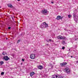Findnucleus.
Here are the masks:
<instances>
[{"instance_id":"obj_25","label":"nucleus","mask_w":78,"mask_h":78,"mask_svg":"<svg viewBox=\"0 0 78 78\" xmlns=\"http://www.w3.org/2000/svg\"><path fill=\"white\" fill-rule=\"evenodd\" d=\"M8 29H9V30H10V29H11V27H9L8 28Z\"/></svg>"},{"instance_id":"obj_15","label":"nucleus","mask_w":78,"mask_h":78,"mask_svg":"<svg viewBox=\"0 0 78 78\" xmlns=\"http://www.w3.org/2000/svg\"><path fill=\"white\" fill-rule=\"evenodd\" d=\"M66 39V37H62V39Z\"/></svg>"},{"instance_id":"obj_26","label":"nucleus","mask_w":78,"mask_h":78,"mask_svg":"<svg viewBox=\"0 0 78 78\" xmlns=\"http://www.w3.org/2000/svg\"><path fill=\"white\" fill-rule=\"evenodd\" d=\"M22 61H25V60L23 59H22Z\"/></svg>"},{"instance_id":"obj_16","label":"nucleus","mask_w":78,"mask_h":78,"mask_svg":"<svg viewBox=\"0 0 78 78\" xmlns=\"http://www.w3.org/2000/svg\"><path fill=\"white\" fill-rule=\"evenodd\" d=\"M68 18H70L72 17V15H68Z\"/></svg>"},{"instance_id":"obj_9","label":"nucleus","mask_w":78,"mask_h":78,"mask_svg":"<svg viewBox=\"0 0 78 78\" xmlns=\"http://www.w3.org/2000/svg\"><path fill=\"white\" fill-rule=\"evenodd\" d=\"M38 68L39 69L41 70V69H43V66H42L41 65H40L39 66H38Z\"/></svg>"},{"instance_id":"obj_32","label":"nucleus","mask_w":78,"mask_h":78,"mask_svg":"<svg viewBox=\"0 0 78 78\" xmlns=\"http://www.w3.org/2000/svg\"><path fill=\"white\" fill-rule=\"evenodd\" d=\"M1 8V7H0V8Z\"/></svg>"},{"instance_id":"obj_19","label":"nucleus","mask_w":78,"mask_h":78,"mask_svg":"<svg viewBox=\"0 0 78 78\" xmlns=\"http://www.w3.org/2000/svg\"><path fill=\"white\" fill-rule=\"evenodd\" d=\"M4 75V72H2L1 73V75Z\"/></svg>"},{"instance_id":"obj_8","label":"nucleus","mask_w":78,"mask_h":78,"mask_svg":"<svg viewBox=\"0 0 78 78\" xmlns=\"http://www.w3.org/2000/svg\"><path fill=\"white\" fill-rule=\"evenodd\" d=\"M62 19V17L61 16H58L56 18L57 20H60V19L61 20Z\"/></svg>"},{"instance_id":"obj_34","label":"nucleus","mask_w":78,"mask_h":78,"mask_svg":"<svg viewBox=\"0 0 78 78\" xmlns=\"http://www.w3.org/2000/svg\"><path fill=\"white\" fill-rule=\"evenodd\" d=\"M21 64H22L21 63Z\"/></svg>"},{"instance_id":"obj_10","label":"nucleus","mask_w":78,"mask_h":78,"mask_svg":"<svg viewBox=\"0 0 78 78\" xmlns=\"http://www.w3.org/2000/svg\"><path fill=\"white\" fill-rule=\"evenodd\" d=\"M57 39H62V37L61 35H59L58 36H57Z\"/></svg>"},{"instance_id":"obj_12","label":"nucleus","mask_w":78,"mask_h":78,"mask_svg":"<svg viewBox=\"0 0 78 78\" xmlns=\"http://www.w3.org/2000/svg\"><path fill=\"white\" fill-rule=\"evenodd\" d=\"M34 72H31L30 73V76H33V75H34Z\"/></svg>"},{"instance_id":"obj_29","label":"nucleus","mask_w":78,"mask_h":78,"mask_svg":"<svg viewBox=\"0 0 78 78\" xmlns=\"http://www.w3.org/2000/svg\"><path fill=\"white\" fill-rule=\"evenodd\" d=\"M20 0H17L18 1H20Z\"/></svg>"},{"instance_id":"obj_17","label":"nucleus","mask_w":78,"mask_h":78,"mask_svg":"<svg viewBox=\"0 0 78 78\" xmlns=\"http://www.w3.org/2000/svg\"><path fill=\"white\" fill-rule=\"evenodd\" d=\"M6 52H4L2 53V54L3 55H6Z\"/></svg>"},{"instance_id":"obj_30","label":"nucleus","mask_w":78,"mask_h":78,"mask_svg":"<svg viewBox=\"0 0 78 78\" xmlns=\"http://www.w3.org/2000/svg\"><path fill=\"white\" fill-rule=\"evenodd\" d=\"M6 40L8 39V38H6Z\"/></svg>"},{"instance_id":"obj_6","label":"nucleus","mask_w":78,"mask_h":78,"mask_svg":"<svg viewBox=\"0 0 78 78\" xmlns=\"http://www.w3.org/2000/svg\"><path fill=\"white\" fill-rule=\"evenodd\" d=\"M67 63L66 62H63L62 63H60V66L61 67H63V66H65L67 65Z\"/></svg>"},{"instance_id":"obj_14","label":"nucleus","mask_w":78,"mask_h":78,"mask_svg":"<svg viewBox=\"0 0 78 78\" xmlns=\"http://www.w3.org/2000/svg\"><path fill=\"white\" fill-rule=\"evenodd\" d=\"M4 64V62L3 61H1L0 62V65H2V64Z\"/></svg>"},{"instance_id":"obj_24","label":"nucleus","mask_w":78,"mask_h":78,"mask_svg":"<svg viewBox=\"0 0 78 78\" xmlns=\"http://www.w3.org/2000/svg\"><path fill=\"white\" fill-rule=\"evenodd\" d=\"M62 48L63 50H64V48H65V47H62Z\"/></svg>"},{"instance_id":"obj_21","label":"nucleus","mask_w":78,"mask_h":78,"mask_svg":"<svg viewBox=\"0 0 78 78\" xmlns=\"http://www.w3.org/2000/svg\"><path fill=\"white\" fill-rule=\"evenodd\" d=\"M68 31L69 32V33H70V34H72V33H71V31H70V30H69Z\"/></svg>"},{"instance_id":"obj_23","label":"nucleus","mask_w":78,"mask_h":78,"mask_svg":"<svg viewBox=\"0 0 78 78\" xmlns=\"http://www.w3.org/2000/svg\"><path fill=\"white\" fill-rule=\"evenodd\" d=\"M19 42H20V40H18V41H17V44H19Z\"/></svg>"},{"instance_id":"obj_5","label":"nucleus","mask_w":78,"mask_h":78,"mask_svg":"<svg viewBox=\"0 0 78 78\" xmlns=\"http://www.w3.org/2000/svg\"><path fill=\"white\" fill-rule=\"evenodd\" d=\"M35 55L32 54L30 55V58H31V59H34V58H35Z\"/></svg>"},{"instance_id":"obj_22","label":"nucleus","mask_w":78,"mask_h":78,"mask_svg":"<svg viewBox=\"0 0 78 78\" xmlns=\"http://www.w3.org/2000/svg\"><path fill=\"white\" fill-rule=\"evenodd\" d=\"M49 41H50V42H51V41H53V40H51V39H49Z\"/></svg>"},{"instance_id":"obj_20","label":"nucleus","mask_w":78,"mask_h":78,"mask_svg":"<svg viewBox=\"0 0 78 78\" xmlns=\"http://www.w3.org/2000/svg\"><path fill=\"white\" fill-rule=\"evenodd\" d=\"M55 76L56 77H52V78H58V75H56Z\"/></svg>"},{"instance_id":"obj_7","label":"nucleus","mask_w":78,"mask_h":78,"mask_svg":"<svg viewBox=\"0 0 78 78\" xmlns=\"http://www.w3.org/2000/svg\"><path fill=\"white\" fill-rule=\"evenodd\" d=\"M4 59L5 60V61H8L9 59V58H8V56H5L4 57Z\"/></svg>"},{"instance_id":"obj_1","label":"nucleus","mask_w":78,"mask_h":78,"mask_svg":"<svg viewBox=\"0 0 78 78\" xmlns=\"http://www.w3.org/2000/svg\"><path fill=\"white\" fill-rule=\"evenodd\" d=\"M48 27V24H47L45 22H44L43 23V24H41L40 26V27L42 29H44L45 28Z\"/></svg>"},{"instance_id":"obj_28","label":"nucleus","mask_w":78,"mask_h":78,"mask_svg":"<svg viewBox=\"0 0 78 78\" xmlns=\"http://www.w3.org/2000/svg\"><path fill=\"white\" fill-rule=\"evenodd\" d=\"M71 58H73V57L72 56H71Z\"/></svg>"},{"instance_id":"obj_11","label":"nucleus","mask_w":78,"mask_h":78,"mask_svg":"<svg viewBox=\"0 0 78 78\" xmlns=\"http://www.w3.org/2000/svg\"><path fill=\"white\" fill-rule=\"evenodd\" d=\"M9 7V8H12V5L10 4H8L7 5Z\"/></svg>"},{"instance_id":"obj_13","label":"nucleus","mask_w":78,"mask_h":78,"mask_svg":"<svg viewBox=\"0 0 78 78\" xmlns=\"http://www.w3.org/2000/svg\"><path fill=\"white\" fill-rule=\"evenodd\" d=\"M59 78H63V76H62V74L58 76Z\"/></svg>"},{"instance_id":"obj_2","label":"nucleus","mask_w":78,"mask_h":78,"mask_svg":"<svg viewBox=\"0 0 78 78\" xmlns=\"http://www.w3.org/2000/svg\"><path fill=\"white\" fill-rule=\"evenodd\" d=\"M41 12L42 14H43L44 15H47L48 13V12L47 9H44L41 11Z\"/></svg>"},{"instance_id":"obj_18","label":"nucleus","mask_w":78,"mask_h":78,"mask_svg":"<svg viewBox=\"0 0 78 78\" xmlns=\"http://www.w3.org/2000/svg\"><path fill=\"white\" fill-rule=\"evenodd\" d=\"M66 44V42H65V41H63L62 43V44H63L64 45V44Z\"/></svg>"},{"instance_id":"obj_4","label":"nucleus","mask_w":78,"mask_h":78,"mask_svg":"<svg viewBox=\"0 0 78 78\" xmlns=\"http://www.w3.org/2000/svg\"><path fill=\"white\" fill-rule=\"evenodd\" d=\"M64 70L66 72V73H69L70 72V69H69V68H67L66 69H65Z\"/></svg>"},{"instance_id":"obj_33","label":"nucleus","mask_w":78,"mask_h":78,"mask_svg":"<svg viewBox=\"0 0 78 78\" xmlns=\"http://www.w3.org/2000/svg\"><path fill=\"white\" fill-rule=\"evenodd\" d=\"M69 50H70V49H69Z\"/></svg>"},{"instance_id":"obj_3","label":"nucleus","mask_w":78,"mask_h":78,"mask_svg":"<svg viewBox=\"0 0 78 78\" xmlns=\"http://www.w3.org/2000/svg\"><path fill=\"white\" fill-rule=\"evenodd\" d=\"M73 16L74 17V20L76 22H77V20H78V16H76L75 13H73Z\"/></svg>"},{"instance_id":"obj_31","label":"nucleus","mask_w":78,"mask_h":78,"mask_svg":"<svg viewBox=\"0 0 78 78\" xmlns=\"http://www.w3.org/2000/svg\"><path fill=\"white\" fill-rule=\"evenodd\" d=\"M47 41V42H48V41Z\"/></svg>"},{"instance_id":"obj_27","label":"nucleus","mask_w":78,"mask_h":78,"mask_svg":"<svg viewBox=\"0 0 78 78\" xmlns=\"http://www.w3.org/2000/svg\"><path fill=\"white\" fill-rule=\"evenodd\" d=\"M54 3V2H51V3L53 4Z\"/></svg>"}]
</instances>
